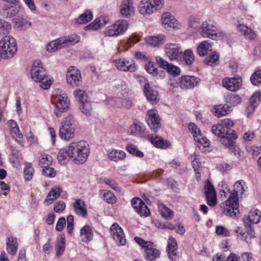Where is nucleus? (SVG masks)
I'll use <instances>...</instances> for the list:
<instances>
[{
    "label": "nucleus",
    "instance_id": "c9c22d12",
    "mask_svg": "<svg viewBox=\"0 0 261 261\" xmlns=\"http://www.w3.org/2000/svg\"><path fill=\"white\" fill-rule=\"evenodd\" d=\"M80 238L82 242L87 243L93 239V231L88 225L84 226L80 230Z\"/></svg>",
    "mask_w": 261,
    "mask_h": 261
},
{
    "label": "nucleus",
    "instance_id": "ddd939ff",
    "mask_svg": "<svg viewBox=\"0 0 261 261\" xmlns=\"http://www.w3.org/2000/svg\"><path fill=\"white\" fill-rule=\"evenodd\" d=\"M105 103L111 107L127 109L130 108L132 106V101L130 99L120 97H109L106 100Z\"/></svg>",
    "mask_w": 261,
    "mask_h": 261
},
{
    "label": "nucleus",
    "instance_id": "3c124183",
    "mask_svg": "<svg viewBox=\"0 0 261 261\" xmlns=\"http://www.w3.org/2000/svg\"><path fill=\"white\" fill-rule=\"evenodd\" d=\"M34 172V170L32 163L27 162H25L23 169V176L24 179L27 181L31 180Z\"/></svg>",
    "mask_w": 261,
    "mask_h": 261
},
{
    "label": "nucleus",
    "instance_id": "20e7f679",
    "mask_svg": "<svg viewBox=\"0 0 261 261\" xmlns=\"http://www.w3.org/2000/svg\"><path fill=\"white\" fill-rule=\"evenodd\" d=\"M51 102L55 106L54 113L57 117L67 111L70 106V100L67 94L60 89L55 90L51 96Z\"/></svg>",
    "mask_w": 261,
    "mask_h": 261
},
{
    "label": "nucleus",
    "instance_id": "6ab92c4d",
    "mask_svg": "<svg viewBox=\"0 0 261 261\" xmlns=\"http://www.w3.org/2000/svg\"><path fill=\"white\" fill-rule=\"evenodd\" d=\"M238 237L248 244H251L252 240L255 238V232L251 226L249 225L244 231L241 227H238L236 230Z\"/></svg>",
    "mask_w": 261,
    "mask_h": 261
},
{
    "label": "nucleus",
    "instance_id": "9d476101",
    "mask_svg": "<svg viewBox=\"0 0 261 261\" xmlns=\"http://www.w3.org/2000/svg\"><path fill=\"white\" fill-rule=\"evenodd\" d=\"M146 120L152 131L157 132L161 128V119L156 110H148L146 114Z\"/></svg>",
    "mask_w": 261,
    "mask_h": 261
},
{
    "label": "nucleus",
    "instance_id": "bb28decb",
    "mask_svg": "<svg viewBox=\"0 0 261 261\" xmlns=\"http://www.w3.org/2000/svg\"><path fill=\"white\" fill-rule=\"evenodd\" d=\"M45 74V70L42 66V64L39 61H35L33 64V66L31 71V76L32 79L38 82L41 77L43 78Z\"/></svg>",
    "mask_w": 261,
    "mask_h": 261
},
{
    "label": "nucleus",
    "instance_id": "774afa93",
    "mask_svg": "<svg viewBox=\"0 0 261 261\" xmlns=\"http://www.w3.org/2000/svg\"><path fill=\"white\" fill-rule=\"evenodd\" d=\"M250 81L254 85H259L261 84V70H259L254 72L250 77Z\"/></svg>",
    "mask_w": 261,
    "mask_h": 261
},
{
    "label": "nucleus",
    "instance_id": "79ce46f5",
    "mask_svg": "<svg viewBox=\"0 0 261 261\" xmlns=\"http://www.w3.org/2000/svg\"><path fill=\"white\" fill-rule=\"evenodd\" d=\"M212 50V46L208 40L202 41L197 47V53L200 56H204L207 55L208 51Z\"/></svg>",
    "mask_w": 261,
    "mask_h": 261
},
{
    "label": "nucleus",
    "instance_id": "423d86ee",
    "mask_svg": "<svg viewBox=\"0 0 261 261\" xmlns=\"http://www.w3.org/2000/svg\"><path fill=\"white\" fill-rule=\"evenodd\" d=\"M164 4V0H141L137 9L142 16H150L161 11Z\"/></svg>",
    "mask_w": 261,
    "mask_h": 261
},
{
    "label": "nucleus",
    "instance_id": "a211bd4d",
    "mask_svg": "<svg viewBox=\"0 0 261 261\" xmlns=\"http://www.w3.org/2000/svg\"><path fill=\"white\" fill-rule=\"evenodd\" d=\"M156 61L161 68L166 70L170 75L176 76L180 74V69L178 67L168 63L164 59L156 57Z\"/></svg>",
    "mask_w": 261,
    "mask_h": 261
},
{
    "label": "nucleus",
    "instance_id": "680f3d73",
    "mask_svg": "<svg viewBox=\"0 0 261 261\" xmlns=\"http://www.w3.org/2000/svg\"><path fill=\"white\" fill-rule=\"evenodd\" d=\"M103 193L104 200L109 203H115L116 202V198L113 192L108 190H103L101 191Z\"/></svg>",
    "mask_w": 261,
    "mask_h": 261
},
{
    "label": "nucleus",
    "instance_id": "a878e982",
    "mask_svg": "<svg viewBox=\"0 0 261 261\" xmlns=\"http://www.w3.org/2000/svg\"><path fill=\"white\" fill-rule=\"evenodd\" d=\"M146 44L153 47H159L166 41V36L162 34L150 36L145 38Z\"/></svg>",
    "mask_w": 261,
    "mask_h": 261
},
{
    "label": "nucleus",
    "instance_id": "f3484780",
    "mask_svg": "<svg viewBox=\"0 0 261 261\" xmlns=\"http://www.w3.org/2000/svg\"><path fill=\"white\" fill-rule=\"evenodd\" d=\"M204 193L205 195L208 205L211 206H215L217 203L216 192L213 185L208 180L205 182Z\"/></svg>",
    "mask_w": 261,
    "mask_h": 261
},
{
    "label": "nucleus",
    "instance_id": "0eeeda50",
    "mask_svg": "<svg viewBox=\"0 0 261 261\" xmlns=\"http://www.w3.org/2000/svg\"><path fill=\"white\" fill-rule=\"evenodd\" d=\"M80 40V37L76 34L65 36L49 42L46 46L48 52L53 53L66 46L74 45Z\"/></svg>",
    "mask_w": 261,
    "mask_h": 261
},
{
    "label": "nucleus",
    "instance_id": "f8f14e48",
    "mask_svg": "<svg viewBox=\"0 0 261 261\" xmlns=\"http://www.w3.org/2000/svg\"><path fill=\"white\" fill-rule=\"evenodd\" d=\"M113 63L117 68L121 71L134 72L137 70V65L132 59L120 58L114 60Z\"/></svg>",
    "mask_w": 261,
    "mask_h": 261
},
{
    "label": "nucleus",
    "instance_id": "f704fd0d",
    "mask_svg": "<svg viewBox=\"0 0 261 261\" xmlns=\"http://www.w3.org/2000/svg\"><path fill=\"white\" fill-rule=\"evenodd\" d=\"M145 132L144 127L141 122H134L128 129V133L135 136L143 137Z\"/></svg>",
    "mask_w": 261,
    "mask_h": 261
},
{
    "label": "nucleus",
    "instance_id": "a19ab883",
    "mask_svg": "<svg viewBox=\"0 0 261 261\" xmlns=\"http://www.w3.org/2000/svg\"><path fill=\"white\" fill-rule=\"evenodd\" d=\"M32 23L24 18L18 17L14 19V27L19 31H24L30 28Z\"/></svg>",
    "mask_w": 261,
    "mask_h": 261
},
{
    "label": "nucleus",
    "instance_id": "7c9ffc66",
    "mask_svg": "<svg viewBox=\"0 0 261 261\" xmlns=\"http://www.w3.org/2000/svg\"><path fill=\"white\" fill-rule=\"evenodd\" d=\"M261 93L259 92L256 91L249 98V104L247 107L248 116L251 114L255 109L258 106L260 101Z\"/></svg>",
    "mask_w": 261,
    "mask_h": 261
},
{
    "label": "nucleus",
    "instance_id": "e2e57ef3",
    "mask_svg": "<svg viewBox=\"0 0 261 261\" xmlns=\"http://www.w3.org/2000/svg\"><path fill=\"white\" fill-rule=\"evenodd\" d=\"M215 232L216 234L222 237H227L230 236V231L226 227L221 225L216 226Z\"/></svg>",
    "mask_w": 261,
    "mask_h": 261
},
{
    "label": "nucleus",
    "instance_id": "58836bf2",
    "mask_svg": "<svg viewBox=\"0 0 261 261\" xmlns=\"http://www.w3.org/2000/svg\"><path fill=\"white\" fill-rule=\"evenodd\" d=\"M145 258L149 260H153L160 257V252L155 248L153 243H151V245H148L145 249Z\"/></svg>",
    "mask_w": 261,
    "mask_h": 261
},
{
    "label": "nucleus",
    "instance_id": "4468645a",
    "mask_svg": "<svg viewBox=\"0 0 261 261\" xmlns=\"http://www.w3.org/2000/svg\"><path fill=\"white\" fill-rule=\"evenodd\" d=\"M179 87L182 90L193 89L199 83V79L188 75H182L178 79Z\"/></svg>",
    "mask_w": 261,
    "mask_h": 261
},
{
    "label": "nucleus",
    "instance_id": "49530a36",
    "mask_svg": "<svg viewBox=\"0 0 261 261\" xmlns=\"http://www.w3.org/2000/svg\"><path fill=\"white\" fill-rule=\"evenodd\" d=\"M61 191V189L59 187L56 186L52 188L44 201L45 204H50L54 200L56 199L60 195Z\"/></svg>",
    "mask_w": 261,
    "mask_h": 261
},
{
    "label": "nucleus",
    "instance_id": "cd10ccee",
    "mask_svg": "<svg viewBox=\"0 0 261 261\" xmlns=\"http://www.w3.org/2000/svg\"><path fill=\"white\" fill-rule=\"evenodd\" d=\"M260 218L261 212L257 209H252L247 215L244 216L243 221L245 225L250 223L257 224L260 221Z\"/></svg>",
    "mask_w": 261,
    "mask_h": 261
},
{
    "label": "nucleus",
    "instance_id": "72a5a7b5",
    "mask_svg": "<svg viewBox=\"0 0 261 261\" xmlns=\"http://www.w3.org/2000/svg\"><path fill=\"white\" fill-rule=\"evenodd\" d=\"M177 244L176 240L172 237H170L168 239L167 251L169 257L172 260H175L177 257Z\"/></svg>",
    "mask_w": 261,
    "mask_h": 261
},
{
    "label": "nucleus",
    "instance_id": "2eb2a0df",
    "mask_svg": "<svg viewBox=\"0 0 261 261\" xmlns=\"http://www.w3.org/2000/svg\"><path fill=\"white\" fill-rule=\"evenodd\" d=\"M110 232L118 245L123 246L126 244L125 236L123 230L117 223L112 225Z\"/></svg>",
    "mask_w": 261,
    "mask_h": 261
},
{
    "label": "nucleus",
    "instance_id": "0e129e2a",
    "mask_svg": "<svg viewBox=\"0 0 261 261\" xmlns=\"http://www.w3.org/2000/svg\"><path fill=\"white\" fill-rule=\"evenodd\" d=\"M200 137H197L194 139L195 141L197 143V145L199 148H206L210 145V141L203 136L202 134L199 135Z\"/></svg>",
    "mask_w": 261,
    "mask_h": 261
},
{
    "label": "nucleus",
    "instance_id": "aec40b11",
    "mask_svg": "<svg viewBox=\"0 0 261 261\" xmlns=\"http://www.w3.org/2000/svg\"><path fill=\"white\" fill-rule=\"evenodd\" d=\"M1 9L6 18L12 17L17 14L20 11V6L19 1L15 3L13 2V3L4 4L1 6Z\"/></svg>",
    "mask_w": 261,
    "mask_h": 261
},
{
    "label": "nucleus",
    "instance_id": "2f4dec72",
    "mask_svg": "<svg viewBox=\"0 0 261 261\" xmlns=\"http://www.w3.org/2000/svg\"><path fill=\"white\" fill-rule=\"evenodd\" d=\"M109 19L105 16H101L96 18L94 21L86 27L87 30H96L108 23Z\"/></svg>",
    "mask_w": 261,
    "mask_h": 261
},
{
    "label": "nucleus",
    "instance_id": "b1692460",
    "mask_svg": "<svg viewBox=\"0 0 261 261\" xmlns=\"http://www.w3.org/2000/svg\"><path fill=\"white\" fill-rule=\"evenodd\" d=\"M120 12L121 15L125 18L133 15L135 13L132 0H123L120 6Z\"/></svg>",
    "mask_w": 261,
    "mask_h": 261
},
{
    "label": "nucleus",
    "instance_id": "f257e3e1",
    "mask_svg": "<svg viewBox=\"0 0 261 261\" xmlns=\"http://www.w3.org/2000/svg\"><path fill=\"white\" fill-rule=\"evenodd\" d=\"M90 153L89 144L85 141L71 142L66 147L61 149L58 154V160L61 165H65L71 159L75 164L85 163Z\"/></svg>",
    "mask_w": 261,
    "mask_h": 261
},
{
    "label": "nucleus",
    "instance_id": "dca6fc26",
    "mask_svg": "<svg viewBox=\"0 0 261 261\" xmlns=\"http://www.w3.org/2000/svg\"><path fill=\"white\" fill-rule=\"evenodd\" d=\"M67 82L72 87L80 86L82 77L80 71L71 66L68 68L66 74Z\"/></svg>",
    "mask_w": 261,
    "mask_h": 261
},
{
    "label": "nucleus",
    "instance_id": "5fc2aeb1",
    "mask_svg": "<svg viewBox=\"0 0 261 261\" xmlns=\"http://www.w3.org/2000/svg\"><path fill=\"white\" fill-rule=\"evenodd\" d=\"M43 78L38 80L37 82L39 83V86L43 89H48L53 83V78L50 76L46 75V74Z\"/></svg>",
    "mask_w": 261,
    "mask_h": 261
},
{
    "label": "nucleus",
    "instance_id": "de8ad7c7",
    "mask_svg": "<svg viewBox=\"0 0 261 261\" xmlns=\"http://www.w3.org/2000/svg\"><path fill=\"white\" fill-rule=\"evenodd\" d=\"M65 238L64 235H59L57 240V244L56 246V253L57 256L61 255L65 248Z\"/></svg>",
    "mask_w": 261,
    "mask_h": 261
},
{
    "label": "nucleus",
    "instance_id": "c756f323",
    "mask_svg": "<svg viewBox=\"0 0 261 261\" xmlns=\"http://www.w3.org/2000/svg\"><path fill=\"white\" fill-rule=\"evenodd\" d=\"M144 92L147 99L152 104L156 103L159 99L158 92L150 87L148 84L144 85Z\"/></svg>",
    "mask_w": 261,
    "mask_h": 261
},
{
    "label": "nucleus",
    "instance_id": "6e6d98bb",
    "mask_svg": "<svg viewBox=\"0 0 261 261\" xmlns=\"http://www.w3.org/2000/svg\"><path fill=\"white\" fill-rule=\"evenodd\" d=\"M126 149L129 153L137 157L142 158L144 156L143 152L139 150L138 147L132 143H128L126 146Z\"/></svg>",
    "mask_w": 261,
    "mask_h": 261
},
{
    "label": "nucleus",
    "instance_id": "1a4fd4ad",
    "mask_svg": "<svg viewBox=\"0 0 261 261\" xmlns=\"http://www.w3.org/2000/svg\"><path fill=\"white\" fill-rule=\"evenodd\" d=\"M164 52L166 57L170 61L179 62L182 59V49L179 44L169 43L164 46Z\"/></svg>",
    "mask_w": 261,
    "mask_h": 261
},
{
    "label": "nucleus",
    "instance_id": "5701e85b",
    "mask_svg": "<svg viewBox=\"0 0 261 261\" xmlns=\"http://www.w3.org/2000/svg\"><path fill=\"white\" fill-rule=\"evenodd\" d=\"M162 22L164 27L166 29L172 28L178 29L180 27V23L176 20L174 16L170 12H164L162 15Z\"/></svg>",
    "mask_w": 261,
    "mask_h": 261
},
{
    "label": "nucleus",
    "instance_id": "393cba45",
    "mask_svg": "<svg viewBox=\"0 0 261 261\" xmlns=\"http://www.w3.org/2000/svg\"><path fill=\"white\" fill-rule=\"evenodd\" d=\"M237 30L245 39L253 40L256 37V32L247 25L238 23L236 25Z\"/></svg>",
    "mask_w": 261,
    "mask_h": 261
},
{
    "label": "nucleus",
    "instance_id": "864d4df0",
    "mask_svg": "<svg viewBox=\"0 0 261 261\" xmlns=\"http://www.w3.org/2000/svg\"><path fill=\"white\" fill-rule=\"evenodd\" d=\"M159 209L161 215L166 219H171L173 217L172 211L164 204H159Z\"/></svg>",
    "mask_w": 261,
    "mask_h": 261
},
{
    "label": "nucleus",
    "instance_id": "603ef678",
    "mask_svg": "<svg viewBox=\"0 0 261 261\" xmlns=\"http://www.w3.org/2000/svg\"><path fill=\"white\" fill-rule=\"evenodd\" d=\"M92 18V12L90 10H87L76 19V22L79 24H84L90 21Z\"/></svg>",
    "mask_w": 261,
    "mask_h": 261
},
{
    "label": "nucleus",
    "instance_id": "7ed1b4c3",
    "mask_svg": "<svg viewBox=\"0 0 261 261\" xmlns=\"http://www.w3.org/2000/svg\"><path fill=\"white\" fill-rule=\"evenodd\" d=\"M233 124L231 120L223 119L212 128V133L221 138V143L226 147H232L235 144L237 135L234 132L231 133L230 129Z\"/></svg>",
    "mask_w": 261,
    "mask_h": 261
},
{
    "label": "nucleus",
    "instance_id": "8fccbe9b",
    "mask_svg": "<svg viewBox=\"0 0 261 261\" xmlns=\"http://www.w3.org/2000/svg\"><path fill=\"white\" fill-rule=\"evenodd\" d=\"M201 20V17L198 15H194L190 16L189 18V26L194 31H199V23Z\"/></svg>",
    "mask_w": 261,
    "mask_h": 261
},
{
    "label": "nucleus",
    "instance_id": "e433bc0d",
    "mask_svg": "<svg viewBox=\"0 0 261 261\" xmlns=\"http://www.w3.org/2000/svg\"><path fill=\"white\" fill-rule=\"evenodd\" d=\"M6 247L9 254L12 255H15L18 247L17 238L12 236L8 237L6 239Z\"/></svg>",
    "mask_w": 261,
    "mask_h": 261
},
{
    "label": "nucleus",
    "instance_id": "4be33fe9",
    "mask_svg": "<svg viewBox=\"0 0 261 261\" xmlns=\"http://www.w3.org/2000/svg\"><path fill=\"white\" fill-rule=\"evenodd\" d=\"M242 81L241 77H225L223 80V86L231 91L238 90L242 86Z\"/></svg>",
    "mask_w": 261,
    "mask_h": 261
},
{
    "label": "nucleus",
    "instance_id": "c85d7f7f",
    "mask_svg": "<svg viewBox=\"0 0 261 261\" xmlns=\"http://www.w3.org/2000/svg\"><path fill=\"white\" fill-rule=\"evenodd\" d=\"M148 139L150 142L156 148L161 149H167L171 146L170 142L166 140L163 139L160 136H153V135H149Z\"/></svg>",
    "mask_w": 261,
    "mask_h": 261
},
{
    "label": "nucleus",
    "instance_id": "412c9836",
    "mask_svg": "<svg viewBox=\"0 0 261 261\" xmlns=\"http://www.w3.org/2000/svg\"><path fill=\"white\" fill-rule=\"evenodd\" d=\"M132 205L136 212L141 216L147 217L150 211L145 203L139 198H134L131 201Z\"/></svg>",
    "mask_w": 261,
    "mask_h": 261
},
{
    "label": "nucleus",
    "instance_id": "69168bd1",
    "mask_svg": "<svg viewBox=\"0 0 261 261\" xmlns=\"http://www.w3.org/2000/svg\"><path fill=\"white\" fill-rule=\"evenodd\" d=\"M11 30L10 23L5 20L0 19V33L7 34L10 32Z\"/></svg>",
    "mask_w": 261,
    "mask_h": 261
},
{
    "label": "nucleus",
    "instance_id": "338daca9",
    "mask_svg": "<svg viewBox=\"0 0 261 261\" xmlns=\"http://www.w3.org/2000/svg\"><path fill=\"white\" fill-rule=\"evenodd\" d=\"M188 128L189 131L193 135L194 139H195L197 137H200V135L202 133L199 129V128L194 123H190L188 125Z\"/></svg>",
    "mask_w": 261,
    "mask_h": 261
},
{
    "label": "nucleus",
    "instance_id": "a18cd8bd",
    "mask_svg": "<svg viewBox=\"0 0 261 261\" xmlns=\"http://www.w3.org/2000/svg\"><path fill=\"white\" fill-rule=\"evenodd\" d=\"M194 55L192 50L190 49H186L184 52L182 51V61L185 65H191L194 61Z\"/></svg>",
    "mask_w": 261,
    "mask_h": 261
},
{
    "label": "nucleus",
    "instance_id": "09e8293b",
    "mask_svg": "<svg viewBox=\"0 0 261 261\" xmlns=\"http://www.w3.org/2000/svg\"><path fill=\"white\" fill-rule=\"evenodd\" d=\"M191 159L192 162L193 168L196 172V177H200L202 166L199 159L197 155L194 153L191 155Z\"/></svg>",
    "mask_w": 261,
    "mask_h": 261
},
{
    "label": "nucleus",
    "instance_id": "f03ea898",
    "mask_svg": "<svg viewBox=\"0 0 261 261\" xmlns=\"http://www.w3.org/2000/svg\"><path fill=\"white\" fill-rule=\"evenodd\" d=\"M246 189L244 181L240 180L235 182L233 189L230 192L228 199L221 204V208L224 214L230 216L236 215L235 211L239 207V196H242Z\"/></svg>",
    "mask_w": 261,
    "mask_h": 261
},
{
    "label": "nucleus",
    "instance_id": "052dcab7",
    "mask_svg": "<svg viewBox=\"0 0 261 261\" xmlns=\"http://www.w3.org/2000/svg\"><path fill=\"white\" fill-rule=\"evenodd\" d=\"M218 59V55L216 53L213 52L205 58L204 62L208 65L214 66L217 64Z\"/></svg>",
    "mask_w": 261,
    "mask_h": 261
},
{
    "label": "nucleus",
    "instance_id": "ea45409f",
    "mask_svg": "<svg viewBox=\"0 0 261 261\" xmlns=\"http://www.w3.org/2000/svg\"><path fill=\"white\" fill-rule=\"evenodd\" d=\"M75 213L82 217H87L88 213L86 207L85 202L81 199H77L73 204Z\"/></svg>",
    "mask_w": 261,
    "mask_h": 261
},
{
    "label": "nucleus",
    "instance_id": "bf43d9fd",
    "mask_svg": "<svg viewBox=\"0 0 261 261\" xmlns=\"http://www.w3.org/2000/svg\"><path fill=\"white\" fill-rule=\"evenodd\" d=\"M73 95L75 98L81 103L88 99V97L85 91L76 89L74 91Z\"/></svg>",
    "mask_w": 261,
    "mask_h": 261
},
{
    "label": "nucleus",
    "instance_id": "6e6552de",
    "mask_svg": "<svg viewBox=\"0 0 261 261\" xmlns=\"http://www.w3.org/2000/svg\"><path fill=\"white\" fill-rule=\"evenodd\" d=\"M129 23L127 20L119 19L106 27L104 31V34L106 36L116 37L126 32Z\"/></svg>",
    "mask_w": 261,
    "mask_h": 261
},
{
    "label": "nucleus",
    "instance_id": "37998d69",
    "mask_svg": "<svg viewBox=\"0 0 261 261\" xmlns=\"http://www.w3.org/2000/svg\"><path fill=\"white\" fill-rule=\"evenodd\" d=\"M108 156L111 160L118 162L123 160L126 156V153L123 150L112 149L108 151Z\"/></svg>",
    "mask_w": 261,
    "mask_h": 261
},
{
    "label": "nucleus",
    "instance_id": "473e14b6",
    "mask_svg": "<svg viewBox=\"0 0 261 261\" xmlns=\"http://www.w3.org/2000/svg\"><path fill=\"white\" fill-rule=\"evenodd\" d=\"M9 126L10 127V133L12 137L19 143L23 142V135L20 132L17 123L13 120L8 121Z\"/></svg>",
    "mask_w": 261,
    "mask_h": 261
},
{
    "label": "nucleus",
    "instance_id": "9b49d317",
    "mask_svg": "<svg viewBox=\"0 0 261 261\" xmlns=\"http://www.w3.org/2000/svg\"><path fill=\"white\" fill-rule=\"evenodd\" d=\"M216 24L213 21L206 19L200 25L199 32L203 37L212 39L216 36Z\"/></svg>",
    "mask_w": 261,
    "mask_h": 261
},
{
    "label": "nucleus",
    "instance_id": "4c0bfd02",
    "mask_svg": "<svg viewBox=\"0 0 261 261\" xmlns=\"http://www.w3.org/2000/svg\"><path fill=\"white\" fill-rule=\"evenodd\" d=\"M231 108L227 104L215 106L213 109V113L216 117L219 118L228 114L231 111Z\"/></svg>",
    "mask_w": 261,
    "mask_h": 261
},
{
    "label": "nucleus",
    "instance_id": "c03bdc74",
    "mask_svg": "<svg viewBox=\"0 0 261 261\" xmlns=\"http://www.w3.org/2000/svg\"><path fill=\"white\" fill-rule=\"evenodd\" d=\"M79 108L81 112L87 117L92 115L93 113V109L92 107L91 102L89 99L79 103Z\"/></svg>",
    "mask_w": 261,
    "mask_h": 261
},
{
    "label": "nucleus",
    "instance_id": "13d9d810",
    "mask_svg": "<svg viewBox=\"0 0 261 261\" xmlns=\"http://www.w3.org/2000/svg\"><path fill=\"white\" fill-rule=\"evenodd\" d=\"M53 162V158L50 155L43 154L40 156L39 165L43 168L49 166Z\"/></svg>",
    "mask_w": 261,
    "mask_h": 261
},
{
    "label": "nucleus",
    "instance_id": "4d7b16f0",
    "mask_svg": "<svg viewBox=\"0 0 261 261\" xmlns=\"http://www.w3.org/2000/svg\"><path fill=\"white\" fill-rule=\"evenodd\" d=\"M140 40V37L138 35H134L128 40L123 41L120 44V47L124 48V50H127L133 44L136 43Z\"/></svg>",
    "mask_w": 261,
    "mask_h": 261
},
{
    "label": "nucleus",
    "instance_id": "39448f33",
    "mask_svg": "<svg viewBox=\"0 0 261 261\" xmlns=\"http://www.w3.org/2000/svg\"><path fill=\"white\" fill-rule=\"evenodd\" d=\"M76 127L74 117L68 115L63 118L61 123L59 131L60 138L63 140L69 141L74 137Z\"/></svg>",
    "mask_w": 261,
    "mask_h": 261
}]
</instances>
